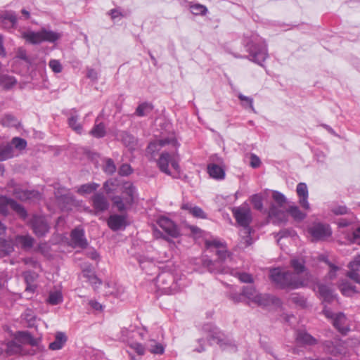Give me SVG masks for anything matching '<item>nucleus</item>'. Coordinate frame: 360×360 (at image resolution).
<instances>
[{
  "instance_id": "nucleus-1",
  "label": "nucleus",
  "mask_w": 360,
  "mask_h": 360,
  "mask_svg": "<svg viewBox=\"0 0 360 360\" xmlns=\"http://www.w3.org/2000/svg\"><path fill=\"white\" fill-rule=\"evenodd\" d=\"M219 260L212 262L210 259H204L202 264L207 270L214 274H230L242 283H250L253 281L252 277L248 273H240L235 266L233 258L230 252L224 250H217Z\"/></svg>"
},
{
  "instance_id": "nucleus-2",
  "label": "nucleus",
  "mask_w": 360,
  "mask_h": 360,
  "mask_svg": "<svg viewBox=\"0 0 360 360\" xmlns=\"http://www.w3.org/2000/svg\"><path fill=\"white\" fill-rule=\"evenodd\" d=\"M168 144H172L174 147H175V150L171 152H162L157 160V165L162 172L171 176L172 172L169 168V165L175 171H179V158L176 151L177 141L174 139L169 138L157 140L155 141L151 142L148 145L147 148V152L148 153L153 154L155 151L159 150L160 148Z\"/></svg>"
},
{
  "instance_id": "nucleus-3",
  "label": "nucleus",
  "mask_w": 360,
  "mask_h": 360,
  "mask_svg": "<svg viewBox=\"0 0 360 360\" xmlns=\"http://www.w3.org/2000/svg\"><path fill=\"white\" fill-rule=\"evenodd\" d=\"M232 212L237 223L243 227L240 231V240L238 243V248L244 249L252 243V238L250 236L251 229L250 224L252 221V212L248 204L243 203L240 206L233 207Z\"/></svg>"
},
{
  "instance_id": "nucleus-4",
  "label": "nucleus",
  "mask_w": 360,
  "mask_h": 360,
  "mask_svg": "<svg viewBox=\"0 0 360 360\" xmlns=\"http://www.w3.org/2000/svg\"><path fill=\"white\" fill-rule=\"evenodd\" d=\"M245 47L249 53L246 56H237V58H248L250 60L263 66V63L268 58L267 45L265 41L259 35L252 34L245 37Z\"/></svg>"
},
{
  "instance_id": "nucleus-5",
  "label": "nucleus",
  "mask_w": 360,
  "mask_h": 360,
  "mask_svg": "<svg viewBox=\"0 0 360 360\" xmlns=\"http://www.w3.org/2000/svg\"><path fill=\"white\" fill-rule=\"evenodd\" d=\"M271 281L280 288H300L305 285V279L291 271L275 268L270 271Z\"/></svg>"
},
{
  "instance_id": "nucleus-6",
  "label": "nucleus",
  "mask_w": 360,
  "mask_h": 360,
  "mask_svg": "<svg viewBox=\"0 0 360 360\" xmlns=\"http://www.w3.org/2000/svg\"><path fill=\"white\" fill-rule=\"evenodd\" d=\"M187 285L185 276L176 277L170 272H161L157 276V286L165 294H175Z\"/></svg>"
},
{
  "instance_id": "nucleus-7",
  "label": "nucleus",
  "mask_w": 360,
  "mask_h": 360,
  "mask_svg": "<svg viewBox=\"0 0 360 360\" xmlns=\"http://www.w3.org/2000/svg\"><path fill=\"white\" fill-rule=\"evenodd\" d=\"M309 233L313 241L325 240L332 235V230L328 224L314 223L309 228Z\"/></svg>"
},
{
  "instance_id": "nucleus-8",
  "label": "nucleus",
  "mask_w": 360,
  "mask_h": 360,
  "mask_svg": "<svg viewBox=\"0 0 360 360\" xmlns=\"http://www.w3.org/2000/svg\"><path fill=\"white\" fill-rule=\"evenodd\" d=\"M30 226L38 237L44 236L49 231V226L43 216L34 215L30 220Z\"/></svg>"
},
{
  "instance_id": "nucleus-9",
  "label": "nucleus",
  "mask_w": 360,
  "mask_h": 360,
  "mask_svg": "<svg viewBox=\"0 0 360 360\" xmlns=\"http://www.w3.org/2000/svg\"><path fill=\"white\" fill-rule=\"evenodd\" d=\"M159 226L169 236L177 238L179 234V229L175 223L166 217H160L157 221Z\"/></svg>"
},
{
  "instance_id": "nucleus-10",
  "label": "nucleus",
  "mask_w": 360,
  "mask_h": 360,
  "mask_svg": "<svg viewBox=\"0 0 360 360\" xmlns=\"http://www.w3.org/2000/svg\"><path fill=\"white\" fill-rule=\"evenodd\" d=\"M71 245L73 248H79L85 249L88 246V242L85 237L83 229L77 227L74 229L70 233Z\"/></svg>"
},
{
  "instance_id": "nucleus-11",
  "label": "nucleus",
  "mask_w": 360,
  "mask_h": 360,
  "mask_svg": "<svg viewBox=\"0 0 360 360\" xmlns=\"http://www.w3.org/2000/svg\"><path fill=\"white\" fill-rule=\"evenodd\" d=\"M13 195L22 201L38 200L41 198V194L37 191L22 189L20 187L14 188Z\"/></svg>"
},
{
  "instance_id": "nucleus-12",
  "label": "nucleus",
  "mask_w": 360,
  "mask_h": 360,
  "mask_svg": "<svg viewBox=\"0 0 360 360\" xmlns=\"http://www.w3.org/2000/svg\"><path fill=\"white\" fill-rule=\"evenodd\" d=\"M127 225L126 214H112L108 219V226L113 231L124 229Z\"/></svg>"
},
{
  "instance_id": "nucleus-13",
  "label": "nucleus",
  "mask_w": 360,
  "mask_h": 360,
  "mask_svg": "<svg viewBox=\"0 0 360 360\" xmlns=\"http://www.w3.org/2000/svg\"><path fill=\"white\" fill-rule=\"evenodd\" d=\"M91 202L96 213L103 212L109 207L107 197L102 193H96L91 197Z\"/></svg>"
},
{
  "instance_id": "nucleus-14",
  "label": "nucleus",
  "mask_w": 360,
  "mask_h": 360,
  "mask_svg": "<svg viewBox=\"0 0 360 360\" xmlns=\"http://www.w3.org/2000/svg\"><path fill=\"white\" fill-rule=\"evenodd\" d=\"M208 340L210 342V344L216 343L219 345L223 349L228 348V347H230L232 349H234L235 347L231 342L225 339L224 338V335L219 331H212L209 335Z\"/></svg>"
},
{
  "instance_id": "nucleus-15",
  "label": "nucleus",
  "mask_w": 360,
  "mask_h": 360,
  "mask_svg": "<svg viewBox=\"0 0 360 360\" xmlns=\"http://www.w3.org/2000/svg\"><path fill=\"white\" fill-rule=\"evenodd\" d=\"M18 22V17L13 11H5L0 13V24L6 28L15 27Z\"/></svg>"
},
{
  "instance_id": "nucleus-16",
  "label": "nucleus",
  "mask_w": 360,
  "mask_h": 360,
  "mask_svg": "<svg viewBox=\"0 0 360 360\" xmlns=\"http://www.w3.org/2000/svg\"><path fill=\"white\" fill-rule=\"evenodd\" d=\"M290 265L294 269L295 272H292L295 275H297L298 278H302L305 279V283H307L308 273L305 267V262L302 258H292L290 260Z\"/></svg>"
},
{
  "instance_id": "nucleus-17",
  "label": "nucleus",
  "mask_w": 360,
  "mask_h": 360,
  "mask_svg": "<svg viewBox=\"0 0 360 360\" xmlns=\"http://www.w3.org/2000/svg\"><path fill=\"white\" fill-rule=\"evenodd\" d=\"M295 341L297 345L312 346L318 343V340L305 330H299L295 333Z\"/></svg>"
},
{
  "instance_id": "nucleus-18",
  "label": "nucleus",
  "mask_w": 360,
  "mask_h": 360,
  "mask_svg": "<svg viewBox=\"0 0 360 360\" xmlns=\"http://www.w3.org/2000/svg\"><path fill=\"white\" fill-rule=\"evenodd\" d=\"M252 302L257 304L259 307H266L271 304H278L280 303V300L276 297L271 296L268 294L258 293Z\"/></svg>"
},
{
  "instance_id": "nucleus-19",
  "label": "nucleus",
  "mask_w": 360,
  "mask_h": 360,
  "mask_svg": "<svg viewBox=\"0 0 360 360\" xmlns=\"http://www.w3.org/2000/svg\"><path fill=\"white\" fill-rule=\"evenodd\" d=\"M7 356L14 354L26 355L27 349L14 338L13 340L6 342Z\"/></svg>"
},
{
  "instance_id": "nucleus-20",
  "label": "nucleus",
  "mask_w": 360,
  "mask_h": 360,
  "mask_svg": "<svg viewBox=\"0 0 360 360\" xmlns=\"http://www.w3.org/2000/svg\"><path fill=\"white\" fill-rule=\"evenodd\" d=\"M320 298L323 302L330 303L335 300L333 290L328 285L319 283L316 286Z\"/></svg>"
},
{
  "instance_id": "nucleus-21",
  "label": "nucleus",
  "mask_w": 360,
  "mask_h": 360,
  "mask_svg": "<svg viewBox=\"0 0 360 360\" xmlns=\"http://www.w3.org/2000/svg\"><path fill=\"white\" fill-rule=\"evenodd\" d=\"M34 239L30 235H18L15 237L13 245L24 250H30L34 245Z\"/></svg>"
},
{
  "instance_id": "nucleus-22",
  "label": "nucleus",
  "mask_w": 360,
  "mask_h": 360,
  "mask_svg": "<svg viewBox=\"0 0 360 360\" xmlns=\"http://www.w3.org/2000/svg\"><path fill=\"white\" fill-rule=\"evenodd\" d=\"M346 321L347 319L343 313L336 314L333 319V326L342 334H345L349 330Z\"/></svg>"
},
{
  "instance_id": "nucleus-23",
  "label": "nucleus",
  "mask_w": 360,
  "mask_h": 360,
  "mask_svg": "<svg viewBox=\"0 0 360 360\" xmlns=\"http://www.w3.org/2000/svg\"><path fill=\"white\" fill-rule=\"evenodd\" d=\"M23 277L27 284L25 291L29 292H34L37 288L34 282L38 277L37 274L34 271H28L23 273Z\"/></svg>"
},
{
  "instance_id": "nucleus-24",
  "label": "nucleus",
  "mask_w": 360,
  "mask_h": 360,
  "mask_svg": "<svg viewBox=\"0 0 360 360\" xmlns=\"http://www.w3.org/2000/svg\"><path fill=\"white\" fill-rule=\"evenodd\" d=\"M15 338L21 344L22 346L25 344L29 345H37V338H34L30 332L28 331H18L15 335Z\"/></svg>"
},
{
  "instance_id": "nucleus-25",
  "label": "nucleus",
  "mask_w": 360,
  "mask_h": 360,
  "mask_svg": "<svg viewBox=\"0 0 360 360\" xmlns=\"http://www.w3.org/2000/svg\"><path fill=\"white\" fill-rule=\"evenodd\" d=\"M207 172L214 179L221 180L225 177L224 169L215 163H210L207 165Z\"/></svg>"
},
{
  "instance_id": "nucleus-26",
  "label": "nucleus",
  "mask_w": 360,
  "mask_h": 360,
  "mask_svg": "<svg viewBox=\"0 0 360 360\" xmlns=\"http://www.w3.org/2000/svg\"><path fill=\"white\" fill-rule=\"evenodd\" d=\"M181 209L188 211V213L193 215L194 217L200 219L207 218V215L202 208L193 205L191 203L187 202L182 204Z\"/></svg>"
},
{
  "instance_id": "nucleus-27",
  "label": "nucleus",
  "mask_w": 360,
  "mask_h": 360,
  "mask_svg": "<svg viewBox=\"0 0 360 360\" xmlns=\"http://www.w3.org/2000/svg\"><path fill=\"white\" fill-rule=\"evenodd\" d=\"M79 117V116L77 112L75 110H72L69 113L68 122L70 127H71L75 132L77 134H82V125L78 122Z\"/></svg>"
},
{
  "instance_id": "nucleus-28",
  "label": "nucleus",
  "mask_w": 360,
  "mask_h": 360,
  "mask_svg": "<svg viewBox=\"0 0 360 360\" xmlns=\"http://www.w3.org/2000/svg\"><path fill=\"white\" fill-rule=\"evenodd\" d=\"M22 37L32 44H38L42 41L41 30L39 32L27 31L22 33Z\"/></svg>"
},
{
  "instance_id": "nucleus-29",
  "label": "nucleus",
  "mask_w": 360,
  "mask_h": 360,
  "mask_svg": "<svg viewBox=\"0 0 360 360\" xmlns=\"http://www.w3.org/2000/svg\"><path fill=\"white\" fill-rule=\"evenodd\" d=\"M67 341V337L64 333L57 332L53 342L49 344V348L51 350L60 349Z\"/></svg>"
},
{
  "instance_id": "nucleus-30",
  "label": "nucleus",
  "mask_w": 360,
  "mask_h": 360,
  "mask_svg": "<svg viewBox=\"0 0 360 360\" xmlns=\"http://www.w3.org/2000/svg\"><path fill=\"white\" fill-rule=\"evenodd\" d=\"M0 124L5 127L19 128L20 122L11 114L4 115L0 120Z\"/></svg>"
},
{
  "instance_id": "nucleus-31",
  "label": "nucleus",
  "mask_w": 360,
  "mask_h": 360,
  "mask_svg": "<svg viewBox=\"0 0 360 360\" xmlns=\"http://www.w3.org/2000/svg\"><path fill=\"white\" fill-rule=\"evenodd\" d=\"M13 250V243L11 240L0 238V257L10 255Z\"/></svg>"
},
{
  "instance_id": "nucleus-32",
  "label": "nucleus",
  "mask_w": 360,
  "mask_h": 360,
  "mask_svg": "<svg viewBox=\"0 0 360 360\" xmlns=\"http://www.w3.org/2000/svg\"><path fill=\"white\" fill-rule=\"evenodd\" d=\"M206 247L208 250H210L211 252H214V254L217 255V258L215 260H212V262L218 261L219 260V255L217 254V250H224L227 252H229L226 248L222 245V243L217 240H207L206 241Z\"/></svg>"
},
{
  "instance_id": "nucleus-33",
  "label": "nucleus",
  "mask_w": 360,
  "mask_h": 360,
  "mask_svg": "<svg viewBox=\"0 0 360 360\" xmlns=\"http://www.w3.org/2000/svg\"><path fill=\"white\" fill-rule=\"evenodd\" d=\"M268 214L269 218L275 219L274 222L279 223L285 221V213L274 205L270 206Z\"/></svg>"
},
{
  "instance_id": "nucleus-34",
  "label": "nucleus",
  "mask_w": 360,
  "mask_h": 360,
  "mask_svg": "<svg viewBox=\"0 0 360 360\" xmlns=\"http://www.w3.org/2000/svg\"><path fill=\"white\" fill-rule=\"evenodd\" d=\"M122 194L127 203L132 205L134 201L136 188L132 184H125Z\"/></svg>"
},
{
  "instance_id": "nucleus-35",
  "label": "nucleus",
  "mask_w": 360,
  "mask_h": 360,
  "mask_svg": "<svg viewBox=\"0 0 360 360\" xmlns=\"http://www.w3.org/2000/svg\"><path fill=\"white\" fill-rule=\"evenodd\" d=\"M13 156V148L11 145L0 144V161H5Z\"/></svg>"
},
{
  "instance_id": "nucleus-36",
  "label": "nucleus",
  "mask_w": 360,
  "mask_h": 360,
  "mask_svg": "<svg viewBox=\"0 0 360 360\" xmlns=\"http://www.w3.org/2000/svg\"><path fill=\"white\" fill-rule=\"evenodd\" d=\"M16 83L17 80L14 77L8 75H0V86L4 89H11Z\"/></svg>"
},
{
  "instance_id": "nucleus-37",
  "label": "nucleus",
  "mask_w": 360,
  "mask_h": 360,
  "mask_svg": "<svg viewBox=\"0 0 360 360\" xmlns=\"http://www.w3.org/2000/svg\"><path fill=\"white\" fill-rule=\"evenodd\" d=\"M112 201L113 205L116 207L117 210L120 212L126 211L132 205L131 204L127 203L126 200L120 195L114 196Z\"/></svg>"
},
{
  "instance_id": "nucleus-38",
  "label": "nucleus",
  "mask_w": 360,
  "mask_h": 360,
  "mask_svg": "<svg viewBox=\"0 0 360 360\" xmlns=\"http://www.w3.org/2000/svg\"><path fill=\"white\" fill-rule=\"evenodd\" d=\"M146 347L154 354H162L165 352V347L153 339L148 340L146 343Z\"/></svg>"
},
{
  "instance_id": "nucleus-39",
  "label": "nucleus",
  "mask_w": 360,
  "mask_h": 360,
  "mask_svg": "<svg viewBox=\"0 0 360 360\" xmlns=\"http://www.w3.org/2000/svg\"><path fill=\"white\" fill-rule=\"evenodd\" d=\"M42 33V41L48 42H55L58 40L62 34L58 32H56L51 30H47L46 29H41Z\"/></svg>"
},
{
  "instance_id": "nucleus-40",
  "label": "nucleus",
  "mask_w": 360,
  "mask_h": 360,
  "mask_svg": "<svg viewBox=\"0 0 360 360\" xmlns=\"http://www.w3.org/2000/svg\"><path fill=\"white\" fill-rule=\"evenodd\" d=\"M96 122H97V120ZM90 134L98 139L104 137L106 134L105 124L103 122L96 123L90 131Z\"/></svg>"
},
{
  "instance_id": "nucleus-41",
  "label": "nucleus",
  "mask_w": 360,
  "mask_h": 360,
  "mask_svg": "<svg viewBox=\"0 0 360 360\" xmlns=\"http://www.w3.org/2000/svg\"><path fill=\"white\" fill-rule=\"evenodd\" d=\"M153 109V106L151 103L145 102L138 105L135 113L139 117H143L150 114Z\"/></svg>"
},
{
  "instance_id": "nucleus-42",
  "label": "nucleus",
  "mask_w": 360,
  "mask_h": 360,
  "mask_svg": "<svg viewBox=\"0 0 360 360\" xmlns=\"http://www.w3.org/2000/svg\"><path fill=\"white\" fill-rule=\"evenodd\" d=\"M288 212L297 221H301L307 217V214L302 212L297 206H290Z\"/></svg>"
},
{
  "instance_id": "nucleus-43",
  "label": "nucleus",
  "mask_w": 360,
  "mask_h": 360,
  "mask_svg": "<svg viewBox=\"0 0 360 360\" xmlns=\"http://www.w3.org/2000/svg\"><path fill=\"white\" fill-rule=\"evenodd\" d=\"M22 316L26 321L27 327L32 328L36 326L37 318L31 309H26Z\"/></svg>"
},
{
  "instance_id": "nucleus-44",
  "label": "nucleus",
  "mask_w": 360,
  "mask_h": 360,
  "mask_svg": "<svg viewBox=\"0 0 360 360\" xmlns=\"http://www.w3.org/2000/svg\"><path fill=\"white\" fill-rule=\"evenodd\" d=\"M121 139L123 143L130 149H134L136 140L135 137L127 132L123 131L121 134Z\"/></svg>"
},
{
  "instance_id": "nucleus-45",
  "label": "nucleus",
  "mask_w": 360,
  "mask_h": 360,
  "mask_svg": "<svg viewBox=\"0 0 360 360\" xmlns=\"http://www.w3.org/2000/svg\"><path fill=\"white\" fill-rule=\"evenodd\" d=\"M99 186L96 183H89L80 186L77 189V193L84 195L89 194L95 191Z\"/></svg>"
},
{
  "instance_id": "nucleus-46",
  "label": "nucleus",
  "mask_w": 360,
  "mask_h": 360,
  "mask_svg": "<svg viewBox=\"0 0 360 360\" xmlns=\"http://www.w3.org/2000/svg\"><path fill=\"white\" fill-rule=\"evenodd\" d=\"M41 339L37 338V345H30L33 348L27 350L26 355H37V354H42L46 352L45 347L42 345L41 343Z\"/></svg>"
},
{
  "instance_id": "nucleus-47",
  "label": "nucleus",
  "mask_w": 360,
  "mask_h": 360,
  "mask_svg": "<svg viewBox=\"0 0 360 360\" xmlns=\"http://www.w3.org/2000/svg\"><path fill=\"white\" fill-rule=\"evenodd\" d=\"M323 349L326 353L330 354L334 356L340 353V349L331 341H326L323 343Z\"/></svg>"
},
{
  "instance_id": "nucleus-48",
  "label": "nucleus",
  "mask_w": 360,
  "mask_h": 360,
  "mask_svg": "<svg viewBox=\"0 0 360 360\" xmlns=\"http://www.w3.org/2000/svg\"><path fill=\"white\" fill-rule=\"evenodd\" d=\"M289 301L302 308L305 307L307 305L306 299L304 296L299 294H292L289 298Z\"/></svg>"
},
{
  "instance_id": "nucleus-49",
  "label": "nucleus",
  "mask_w": 360,
  "mask_h": 360,
  "mask_svg": "<svg viewBox=\"0 0 360 360\" xmlns=\"http://www.w3.org/2000/svg\"><path fill=\"white\" fill-rule=\"evenodd\" d=\"M13 211H15L21 218L25 219L27 217V211L20 204L18 203L16 201L12 200L11 202V207Z\"/></svg>"
},
{
  "instance_id": "nucleus-50",
  "label": "nucleus",
  "mask_w": 360,
  "mask_h": 360,
  "mask_svg": "<svg viewBox=\"0 0 360 360\" xmlns=\"http://www.w3.org/2000/svg\"><path fill=\"white\" fill-rule=\"evenodd\" d=\"M238 97L241 101V105L243 108H247L249 107L252 112H255V110L253 106V99L252 98L244 96L240 93L238 94Z\"/></svg>"
},
{
  "instance_id": "nucleus-51",
  "label": "nucleus",
  "mask_w": 360,
  "mask_h": 360,
  "mask_svg": "<svg viewBox=\"0 0 360 360\" xmlns=\"http://www.w3.org/2000/svg\"><path fill=\"white\" fill-rule=\"evenodd\" d=\"M12 199L5 196H0V213L6 215L8 213V207H11Z\"/></svg>"
},
{
  "instance_id": "nucleus-52",
  "label": "nucleus",
  "mask_w": 360,
  "mask_h": 360,
  "mask_svg": "<svg viewBox=\"0 0 360 360\" xmlns=\"http://www.w3.org/2000/svg\"><path fill=\"white\" fill-rule=\"evenodd\" d=\"M258 292L252 286H247L243 288V295L247 297L251 302H253Z\"/></svg>"
},
{
  "instance_id": "nucleus-53",
  "label": "nucleus",
  "mask_w": 360,
  "mask_h": 360,
  "mask_svg": "<svg viewBox=\"0 0 360 360\" xmlns=\"http://www.w3.org/2000/svg\"><path fill=\"white\" fill-rule=\"evenodd\" d=\"M340 290L342 293L346 296H352V294L356 292L355 287L347 282L341 284Z\"/></svg>"
},
{
  "instance_id": "nucleus-54",
  "label": "nucleus",
  "mask_w": 360,
  "mask_h": 360,
  "mask_svg": "<svg viewBox=\"0 0 360 360\" xmlns=\"http://www.w3.org/2000/svg\"><path fill=\"white\" fill-rule=\"evenodd\" d=\"M63 301V296L60 292L55 291L49 294L48 302L51 304L56 305Z\"/></svg>"
},
{
  "instance_id": "nucleus-55",
  "label": "nucleus",
  "mask_w": 360,
  "mask_h": 360,
  "mask_svg": "<svg viewBox=\"0 0 360 360\" xmlns=\"http://www.w3.org/2000/svg\"><path fill=\"white\" fill-rule=\"evenodd\" d=\"M190 9L191 12L195 15H204L207 12V8H206V6L198 4L191 5Z\"/></svg>"
},
{
  "instance_id": "nucleus-56",
  "label": "nucleus",
  "mask_w": 360,
  "mask_h": 360,
  "mask_svg": "<svg viewBox=\"0 0 360 360\" xmlns=\"http://www.w3.org/2000/svg\"><path fill=\"white\" fill-rule=\"evenodd\" d=\"M274 200L278 204L279 207H283L286 202L285 196L279 191H274L272 194Z\"/></svg>"
},
{
  "instance_id": "nucleus-57",
  "label": "nucleus",
  "mask_w": 360,
  "mask_h": 360,
  "mask_svg": "<svg viewBox=\"0 0 360 360\" xmlns=\"http://www.w3.org/2000/svg\"><path fill=\"white\" fill-rule=\"evenodd\" d=\"M11 145L12 146H13L15 147V148H16L19 150H22L26 148L27 141L24 139H22V138L14 137V138H13V139L11 141Z\"/></svg>"
},
{
  "instance_id": "nucleus-58",
  "label": "nucleus",
  "mask_w": 360,
  "mask_h": 360,
  "mask_svg": "<svg viewBox=\"0 0 360 360\" xmlns=\"http://www.w3.org/2000/svg\"><path fill=\"white\" fill-rule=\"evenodd\" d=\"M250 200L255 209L260 211L263 209L262 197L260 195H253Z\"/></svg>"
},
{
  "instance_id": "nucleus-59",
  "label": "nucleus",
  "mask_w": 360,
  "mask_h": 360,
  "mask_svg": "<svg viewBox=\"0 0 360 360\" xmlns=\"http://www.w3.org/2000/svg\"><path fill=\"white\" fill-rule=\"evenodd\" d=\"M49 68L55 73H60L62 72L63 67L60 62L56 59H51L49 63Z\"/></svg>"
},
{
  "instance_id": "nucleus-60",
  "label": "nucleus",
  "mask_w": 360,
  "mask_h": 360,
  "mask_svg": "<svg viewBox=\"0 0 360 360\" xmlns=\"http://www.w3.org/2000/svg\"><path fill=\"white\" fill-rule=\"evenodd\" d=\"M56 198L59 202H63L70 204L73 201V196L69 193L59 195L58 192L56 193Z\"/></svg>"
},
{
  "instance_id": "nucleus-61",
  "label": "nucleus",
  "mask_w": 360,
  "mask_h": 360,
  "mask_svg": "<svg viewBox=\"0 0 360 360\" xmlns=\"http://www.w3.org/2000/svg\"><path fill=\"white\" fill-rule=\"evenodd\" d=\"M104 171L105 173L108 174H112L116 171V166L113 162V160L110 158H108L105 161V165L104 167Z\"/></svg>"
},
{
  "instance_id": "nucleus-62",
  "label": "nucleus",
  "mask_w": 360,
  "mask_h": 360,
  "mask_svg": "<svg viewBox=\"0 0 360 360\" xmlns=\"http://www.w3.org/2000/svg\"><path fill=\"white\" fill-rule=\"evenodd\" d=\"M296 191L300 198L309 195L308 188L305 183H299L297 186Z\"/></svg>"
},
{
  "instance_id": "nucleus-63",
  "label": "nucleus",
  "mask_w": 360,
  "mask_h": 360,
  "mask_svg": "<svg viewBox=\"0 0 360 360\" xmlns=\"http://www.w3.org/2000/svg\"><path fill=\"white\" fill-rule=\"evenodd\" d=\"M16 56L29 65H32V58L27 55L26 51L22 48L18 50Z\"/></svg>"
},
{
  "instance_id": "nucleus-64",
  "label": "nucleus",
  "mask_w": 360,
  "mask_h": 360,
  "mask_svg": "<svg viewBox=\"0 0 360 360\" xmlns=\"http://www.w3.org/2000/svg\"><path fill=\"white\" fill-rule=\"evenodd\" d=\"M349 268L351 270L360 271V255H357L354 260L349 262Z\"/></svg>"
}]
</instances>
